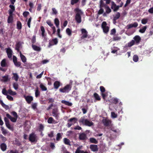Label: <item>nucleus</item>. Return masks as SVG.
Listing matches in <instances>:
<instances>
[{
    "instance_id": "45",
    "label": "nucleus",
    "mask_w": 153,
    "mask_h": 153,
    "mask_svg": "<svg viewBox=\"0 0 153 153\" xmlns=\"http://www.w3.org/2000/svg\"><path fill=\"white\" fill-rule=\"evenodd\" d=\"M120 14L119 12H117L115 16L113 18L114 20H116L119 19L120 16Z\"/></svg>"
},
{
    "instance_id": "31",
    "label": "nucleus",
    "mask_w": 153,
    "mask_h": 153,
    "mask_svg": "<svg viewBox=\"0 0 153 153\" xmlns=\"http://www.w3.org/2000/svg\"><path fill=\"white\" fill-rule=\"evenodd\" d=\"M39 87L42 91H45L47 90V87L41 83H40Z\"/></svg>"
},
{
    "instance_id": "60",
    "label": "nucleus",
    "mask_w": 153,
    "mask_h": 153,
    "mask_svg": "<svg viewBox=\"0 0 153 153\" xmlns=\"http://www.w3.org/2000/svg\"><path fill=\"white\" fill-rule=\"evenodd\" d=\"M13 87L16 90L18 88V85L17 83H14L13 85Z\"/></svg>"
},
{
    "instance_id": "47",
    "label": "nucleus",
    "mask_w": 153,
    "mask_h": 153,
    "mask_svg": "<svg viewBox=\"0 0 153 153\" xmlns=\"http://www.w3.org/2000/svg\"><path fill=\"white\" fill-rule=\"evenodd\" d=\"M8 94L12 95H15L16 94V93L15 92L13 91L11 89L8 90Z\"/></svg>"
},
{
    "instance_id": "64",
    "label": "nucleus",
    "mask_w": 153,
    "mask_h": 153,
    "mask_svg": "<svg viewBox=\"0 0 153 153\" xmlns=\"http://www.w3.org/2000/svg\"><path fill=\"white\" fill-rule=\"evenodd\" d=\"M100 89L102 93H104L105 91V88L103 86H100Z\"/></svg>"
},
{
    "instance_id": "33",
    "label": "nucleus",
    "mask_w": 153,
    "mask_h": 153,
    "mask_svg": "<svg viewBox=\"0 0 153 153\" xmlns=\"http://www.w3.org/2000/svg\"><path fill=\"white\" fill-rule=\"evenodd\" d=\"M63 141L65 145H68L69 146H71V144H70V141L68 139L66 138H65L63 139Z\"/></svg>"
},
{
    "instance_id": "32",
    "label": "nucleus",
    "mask_w": 153,
    "mask_h": 153,
    "mask_svg": "<svg viewBox=\"0 0 153 153\" xmlns=\"http://www.w3.org/2000/svg\"><path fill=\"white\" fill-rule=\"evenodd\" d=\"M32 47L33 49L35 51H40L41 50V48L33 44L32 45Z\"/></svg>"
},
{
    "instance_id": "41",
    "label": "nucleus",
    "mask_w": 153,
    "mask_h": 153,
    "mask_svg": "<svg viewBox=\"0 0 153 153\" xmlns=\"http://www.w3.org/2000/svg\"><path fill=\"white\" fill-rule=\"evenodd\" d=\"M147 29L146 26H144L141 29L139 30V32L141 33H144Z\"/></svg>"
},
{
    "instance_id": "54",
    "label": "nucleus",
    "mask_w": 153,
    "mask_h": 153,
    "mask_svg": "<svg viewBox=\"0 0 153 153\" xmlns=\"http://www.w3.org/2000/svg\"><path fill=\"white\" fill-rule=\"evenodd\" d=\"M106 10V12L107 13H109L111 11V10L109 7L106 5V7H104Z\"/></svg>"
},
{
    "instance_id": "51",
    "label": "nucleus",
    "mask_w": 153,
    "mask_h": 153,
    "mask_svg": "<svg viewBox=\"0 0 153 153\" xmlns=\"http://www.w3.org/2000/svg\"><path fill=\"white\" fill-rule=\"evenodd\" d=\"M44 126L42 124H39V131L42 132L44 130Z\"/></svg>"
},
{
    "instance_id": "48",
    "label": "nucleus",
    "mask_w": 153,
    "mask_h": 153,
    "mask_svg": "<svg viewBox=\"0 0 153 153\" xmlns=\"http://www.w3.org/2000/svg\"><path fill=\"white\" fill-rule=\"evenodd\" d=\"M113 4L112 5V6H111V8L113 9V8L114 7V11H116L118 10L119 9L118 8V7H117V5H116L113 2Z\"/></svg>"
},
{
    "instance_id": "52",
    "label": "nucleus",
    "mask_w": 153,
    "mask_h": 153,
    "mask_svg": "<svg viewBox=\"0 0 153 153\" xmlns=\"http://www.w3.org/2000/svg\"><path fill=\"white\" fill-rule=\"evenodd\" d=\"M139 58L138 56L137 55H134L133 56V60L135 62H137Z\"/></svg>"
},
{
    "instance_id": "9",
    "label": "nucleus",
    "mask_w": 153,
    "mask_h": 153,
    "mask_svg": "<svg viewBox=\"0 0 153 153\" xmlns=\"http://www.w3.org/2000/svg\"><path fill=\"white\" fill-rule=\"evenodd\" d=\"M4 120L6 126L9 129L11 130H13V127H11V125L10 124L9 121L8 119L6 117H5L4 118Z\"/></svg>"
},
{
    "instance_id": "25",
    "label": "nucleus",
    "mask_w": 153,
    "mask_h": 153,
    "mask_svg": "<svg viewBox=\"0 0 153 153\" xmlns=\"http://www.w3.org/2000/svg\"><path fill=\"white\" fill-rule=\"evenodd\" d=\"M0 147L2 151H4L6 150L7 146L5 143H3L1 144Z\"/></svg>"
},
{
    "instance_id": "42",
    "label": "nucleus",
    "mask_w": 153,
    "mask_h": 153,
    "mask_svg": "<svg viewBox=\"0 0 153 153\" xmlns=\"http://www.w3.org/2000/svg\"><path fill=\"white\" fill-rule=\"evenodd\" d=\"M21 46V44L20 42H17L16 45V50L18 52L19 51V48Z\"/></svg>"
},
{
    "instance_id": "29",
    "label": "nucleus",
    "mask_w": 153,
    "mask_h": 153,
    "mask_svg": "<svg viewBox=\"0 0 153 153\" xmlns=\"http://www.w3.org/2000/svg\"><path fill=\"white\" fill-rule=\"evenodd\" d=\"M61 102L66 105H68L69 106H71L72 105V103L65 100H62Z\"/></svg>"
},
{
    "instance_id": "23",
    "label": "nucleus",
    "mask_w": 153,
    "mask_h": 153,
    "mask_svg": "<svg viewBox=\"0 0 153 153\" xmlns=\"http://www.w3.org/2000/svg\"><path fill=\"white\" fill-rule=\"evenodd\" d=\"M85 125L88 126H91L94 125V123L91 121H90L88 119H85Z\"/></svg>"
},
{
    "instance_id": "57",
    "label": "nucleus",
    "mask_w": 153,
    "mask_h": 153,
    "mask_svg": "<svg viewBox=\"0 0 153 153\" xmlns=\"http://www.w3.org/2000/svg\"><path fill=\"white\" fill-rule=\"evenodd\" d=\"M0 138L1 139L2 142H5L7 140L6 137L3 136L2 134H0Z\"/></svg>"
},
{
    "instance_id": "8",
    "label": "nucleus",
    "mask_w": 153,
    "mask_h": 153,
    "mask_svg": "<svg viewBox=\"0 0 153 153\" xmlns=\"http://www.w3.org/2000/svg\"><path fill=\"white\" fill-rule=\"evenodd\" d=\"M52 113L53 116L55 117L56 119H58L59 114L58 109L57 108H53L52 110Z\"/></svg>"
},
{
    "instance_id": "37",
    "label": "nucleus",
    "mask_w": 153,
    "mask_h": 153,
    "mask_svg": "<svg viewBox=\"0 0 153 153\" xmlns=\"http://www.w3.org/2000/svg\"><path fill=\"white\" fill-rule=\"evenodd\" d=\"M63 133H58L56 134V140L57 141H59L62 138Z\"/></svg>"
},
{
    "instance_id": "53",
    "label": "nucleus",
    "mask_w": 153,
    "mask_h": 153,
    "mask_svg": "<svg viewBox=\"0 0 153 153\" xmlns=\"http://www.w3.org/2000/svg\"><path fill=\"white\" fill-rule=\"evenodd\" d=\"M2 78L4 82H6L8 80V76L7 75L3 76Z\"/></svg>"
},
{
    "instance_id": "30",
    "label": "nucleus",
    "mask_w": 153,
    "mask_h": 153,
    "mask_svg": "<svg viewBox=\"0 0 153 153\" xmlns=\"http://www.w3.org/2000/svg\"><path fill=\"white\" fill-rule=\"evenodd\" d=\"M135 44V41L133 40H132L131 42H128L126 45V46L130 47L134 45Z\"/></svg>"
},
{
    "instance_id": "17",
    "label": "nucleus",
    "mask_w": 153,
    "mask_h": 153,
    "mask_svg": "<svg viewBox=\"0 0 153 153\" xmlns=\"http://www.w3.org/2000/svg\"><path fill=\"white\" fill-rule=\"evenodd\" d=\"M102 122L104 125L105 126H109L111 123V121L107 119H103Z\"/></svg>"
},
{
    "instance_id": "11",
    "label": "nucleus",
    "mask_w": 153,
    "mask_h": 153,
    "mask_svg": "<svg viewBox=\"0 0 153 153\" xmlns=\"http://www.w3.org/2000/svg\"><path fill=\"white\" fill-rule=\"evenodd\" d=\"M58 41L57 38H55L52 39V41L50 42L49 43L48 47L50 48L51 46L54 45H56Z\"/></svg>"
},
{
    "instance_id": "56",
    "label": "nucleus",
    "mask_w": 153,
    "mask_h": 153,
    "mask_svg": "<svg viewBox=\"0 0 153 153\" xmlns=\"http://www.w3.org/2000/svg\"><path fill=\"white\" fill-rule=\"evenodd\" d=\"M148 21V19L146 18H143L141 20V23L144 25L147 23Z\"/></svg>"
},
{
    "instance_id": "62",
    "label": "nucleus",
    "mask_w": 153,
    "mask_h": 153,
    "mask_svg": "<svg viewBox=\"0 0 153 153\" xmlns=\"http://www.w3.org/2000/svg\"><path fill=\"white\" fill-rule=\"evenodd\" d=\"M111 117L112 118H116L117 117V114H116L114 112H111Z\"/></svg>"
},
{
    "instance_id": "63",
    "label": "nucleus",
    "mask_w": 153,
    "mask_h": 153,
    "mask_svg": "<svg viewBox=\"0 0 153 153\" xmlns=\"http://www.w3.org/2000/svg\"><path fill=\"white\" fill-rule=\"evenodd\" d=\"M46 23L48 25L51 27L53 26V24L52 23L50 20H48L47 21H46Z\"/></svg>"
},
{
    "instance_id": "27",
    "label": "nucleus",
    "mask_w": 153,
    "mask_h": 153,
    "mask_svg": "<svg viewBox=\"0 0 153 153\" xmlns=\"http://www.w3.org/2000/svg\"><path fill=\"white\" fill-rule=\"evenodd\" d=\"M9 16L7 19V22L8 23H12L13 22V14H9Z\"/></svg>"
},
{
    "instance_id": "21",
    "label": "nucleus",
    "mask_w": 153,
    "mask_h": 153,
    "mask_svg": "<svg viewBox=\"0 0 153 153\" xmlns=\"http://www.w3.org/2000/svg\"><path fill=\"white\" fill-rule=\"evenodd\" d=\"M1 65L2 67H7L8 65L6 63V59H3L1 62Z\"/></svg>"
},
{
    "instance_id": "61",
    "label": "nucleus",
    "mask_w": 153,
    "mask_h": 153,
    "mask_svg": "<svg viewBox=\"0 0 153 153\" xmlns=\"http://www.w3.org/2000/svg\"><path fill=\"white\" fill-rule=\"evenodd\" d=\"M112 102L114 104H117L118 102V100L117 98H114L112 99Z\"/></svg>"
},
{
    "instance_id": "3",
    "label": "nucleus",
    "mask_w": 153,
    "mask_h": 153,
    "mask_svg": "<svg viewBox=\"0 0 153 153\" xmlns=\"http://www.w3.org/2000/svg\"><path fill=\"white\" fill-rule=\"evenodd\" d=\"M29 140L32 142H36L38 140L37 136L33 132L29 135Z\"/></svg>"
},
{
    "instance_id": "14",
    "label": "nucleus",
    "mask_w": 153,
    "mask_h": 153,
    "mask_svg": "<svg viewBox=\"0 0 153 153\" xmlns=\"http://www.w3.org/2000/svg\"><path fill=\"white\" fill-rule=\"evenodd\" d=\"M25 98L28 104H30L32 101L33 100V97L30 96H25Z\"/></svg>"
},
{
    "instance_id": "19",
    "label": "nucleus",
    "mask_w": 153,
    "mask_h": 153,
    "mask_svg": "<svg viewBox=\"0 0 153 153\" xmlns=\"http://www.w3.org/2000/svg\"><path fill=\"white\" fill-rule=\"evenodd\" d=\"M9 7L10 9L8 10L9 14H13V13L15 10V6L13 5H10Z\"/></svg>"
},
{
    "instance_id": "46",
    "label": "nucleus",
    "mask_w": 153,
    "mask_h": 153,
    "mask_svg": "<svg viewBox=\"0 0 153 153\" xmlns=\"http://www.w3.org/2000/svg\"><path fill=\"white\" fill-rule=\"evenodd\" d=\"M82 147V146H79L78 147L75 152V153H83L84 151L80 150Z\"/></svg>"
},
{
    "instance_id": "18",
    "label": "nucleus",
    "mask_w": 153,
    "mask_h": 153,
    "mask_svg": "<svg viewBox=\"0 0 153 153\" xmlns=\"http://www.w3.org/2000/svg\"><path fill=\"white\" fill-rule=\"evenodd\" d=\"M6 116L7 117L10 119L12 122H16L17 118L15 117H12L9 114H7Z\"/></svg>"
},
{
    "instance_id": "2",
    "label": "nucleus",
    "mask_w": 153,
    "mask_h": 153,
    "mask_svg": "<svg viewBox=\"0 0 153 153\" xmlns=\"http://www.w3.org/2000/svg\"><path fill=\"white\" fill-rule=\"evenodd\" d=\"M73 82V81L72 80H70L69 84L66 85L64 88H61L59 89V91L63 93H68L71 90Z\"/></svg>"
},
{
    "instance_id": "58",
    "label": "nucleus",
    "mask_w": 153,
    "mask_h": 153,
    "mask_svg": "<svg viewBox=\"0 0 153 153\" xmlns=\"http://www.w3.org/2000/svg\"><path fill=\"white\" fill-rule=\"evenodd\" d=\"M121 38L120 37L118 36H115L113 38V41H118L121 39Z\"/></svg>"
},
{
    "instance_id": "43",
    "label": "nucleus",
    "mask_w": 153,
    "mask_h": 153,
    "mask_svg": "<svg viewBox=\"0 0 153 153\" xmlns=\"http://www.w3.org/2000/svg\"><path fill=\"white\" fill-rule=\"evenodd\" d=\"M107 5L104 3L103 2V0H100V8L101 7H106Z\"/></svg>"
},
{
    "instance_id": "15",
    "label": "nucleus",
    "mask_w": 153,
    "mask_h": 153,
    "mask_svg": "<svg viewBox=\"0 0 153 153\" xmlns=\"http://www.w3.org/2000/svg\"><path fill=\"white\" fill-rule=\"evenodd\" d=\"M138 25V24L137 22H134L133 24H130L128 25L126 27V28L127 29H129L133 27H137Z\"/></svg>"
},
{
    "instance_id": "34",
    "label": "nucleus",
    "mask_w": 153,
    "mask_h": 153,
    "mask_svg": "<svg viewBox=\"0 0 153 153\" xmlns=\"http://www.w3.org/2000/svg\"><path fill=\"white\" fill-rule=\"evenodd\" d=\"M13 76L12 77V78L15 80L16 81H17L19 78V76L18 74L16 73H13Z\"/></svg>"
},
{
    "instance_id": "36",
    "label": "nucleus",
    "mask_w": 153,
    "mask_h": 153,
    "mask_svg": "<svg viewBox=\"0 0 153 153\" xmlns=\"http://www.w3.org/2000/svg\"><path fill=\"white\" fill-rule=\"evenodd\" d=\"M40 94V91L39 90L38 88H37L35 91V96L36 98L39 97Z\"/></svg>"
},
{
    "instance_id": "12",
    "label": "nucleus",
    "mask_w": 153,
    "mask_h": 153,
    "mask_svg": "<svg viewBox=\"0 0 153 153\" xmlns=\"http://www.w3.org/2000/svg\"><path fill=\"white\" fill-rule=\"evenodd\" d=\"M133 40L135 41V43L136 45H138L141 40L140 37L138 35H136L133 38Z\"/></svg>"
},
{
    "instance_id": "59",
    "label": "nucleus",
    "mask_w": 153,
    "mask_h": 153,
    "mask_svg": "<svg viewBox=\"0 0 153 153\" xmlns=\"http://www.w3.org/2000/svg\"><path fill=\"white\" fill-rule=\"evenodd\" d=\"M31 19H32V18H31V17H30L28 19V21H27V25L28 26V27L29 28L30 27V23L31 22Z\"/></svg>"
},
{
    "instance_id": "55",
    "label": "nucleus",
    "mask_w": 153,
    "mask_h": 153,
    "mask_svg": "<svg viewBox=\"0 0 153 153\" xmlns=\"http://www.w3.org/2000/svg\"><path fill=\"white\" fill-rule=\"evenodd\" d=\"M8 91H7L5 88H4L2 89V93L4 95L7 96L8 94Z\"/></svg>"
},
{
    "instance_id": "22",
    "label": "nucleus",
    "mask_w": 153,
    "mask_h": 153,
    "mask_svg": "<svg viewBox=\"0 0 153 153\" xmlns=\"http://www.w3.org/2000/svg\"><path fill=\"white\" fill-rule=\"evenodd\" d=\"M60 85V82L58 81H56L54 82L53 84L54 88L57 89Z\"/></svg>"
},
{
    "instance_id": "6",
    "label": "nucleus",
    "mask_w": 153,
    "mask_h": 153,
    "mask_svg": "<svg viewBox=\"0 0 153 153\" xmlns=\"http://www.w3.org/2000/svg\"><path fill=\"white\" fill-rule=\"evenodd\" d=\"M82 36L81 37V39H84L88 37V32L85 29L82 28L81 29Z\"/></svg>"
},
{
    "instance_id": "50",
    "label": "nucleus",
    "mask_w": 153,
    "mask_h": 153,
    "mask_svg": "<svg viewBox=\"0 0 153 153\" xmlns=\"http://www.w3.org/2000/svg\"><path fill=\"white\" fill-rule=\"evenodd\" d=\"M1 131L2 132V133L4 135H5L6 134H7L8 132L7 131V130L5 129H4V128L3 127H1Z\"/></svg>"
},
{
    "instance_id": "40",
    "label": "nucleus",
    "mask_w": 153,
    "mask_h": 153,
    "mask_svg": "<svg viewBox=\"0 0 153 153\" xmlns=\"http://www.w3.org/2000/svg\"><path fill=\"white\" fill-rule=\"evenodd\" d=\"M17 28L19 29H21L22 27V25L21 22L20 21H18L17 23Z\"/></svg>"
},
{
    "instance_id": "26",
    "label": "nucleus",
    "mask_w": 153,
    "mask_h": 153,
    "mask_svg": "<svg viewBox=\"0 0 153 153\" xmlns=\"http://www.w3.org/2000/svg\"><path fill=\"white\" fill-rule=\"evenodd\" d=\"M48 123L49 124L56 123L57 122L52 117H50L48 120Z\"/></svg>"
},
{
    "instance_id": "39",
    "label": "nucleus",
    "mask_w": 153,
    "mask_h": 153,
    "mask_svg": "<svg viewBox=\"0 0 153 153\" xmlns=\"http://www.w3.org/2000/svg\"><path fill=\"white\" fill-rule=\"evenodd\" d=\"M54 23L57 28H59V19L58 18H55L54 19Z\"/></svg>"
},
{
    "instance_id": "49",
    "label": "nucleus",
    "mask_w": 153,
    "mask_h": 153,
    "mask_svg": "<svg viewBox=\"0 0 153 153\" xmlns=\"http://www.w3.org/2000/svg\"><path fill=\"white\" fill-rule=\"evenodd\" d=\"M66 33L69 36L71 35L72 31L69 28H67L66 30Z\"/></svg>"
},
{
    "instance_id": "20",
    "label": "nucleus",
    "mask_w": 153,
    "mask_h": 153,
    "mask_svg": "<svg viewBox=\"0 0 153 153\" xmlns=\"http://www.w3.org/2000/svg\"><path fill=\"white\" fill-rule=\"evenodd\" d=\"M19 54L22 61L24 63H25L27 61L26 57L24 55L22 54L21 52L20 51L19 52Z\"/></svg>"
},
{
    "instance_id": "28",
    "label": "nucleus",
    "mask_w": 153,
    "mask_h": 153,
    "mask_svg": "<svg viewBox=\"0 0 153 153\" xmlns=\"http://www.w3.org/2000/svg\"><path fill=\"white\" fill-rule=\"evenodd\" d=\"M0 103L2 106L6 110L9 109V106L8 105L5 104L3 102L2 100H0Z\"/></svg>"
},
{
    "instance_id": "44",
    "label": "nucleus",
    "mask_w": 153,
    "mask_h": 153,
    "mask_svg": "<svg viewBox=\"0 0 153 153\" xmlns=\"http://www.w3.org/2000/svg\"><path fill=\"white\" fill-rule=\"evenodd\" d=\"M14 141V144L17 146H19L22 144L21 143L18 139H17L16 138L15 139Z\"/></svg>"
},
{
    "instance_id": "4",
    "label": "nucleus",
    "mask_w": 153,
    "mask_h": 153,
    "mask_svg": "<svg viewBox=\"0 0 153 153\" xmlns=\"http://www.w3.org/2000/svg\"><path fill=\"white\" fill-rule=\"evenodd\" d=\"M77 120V119L76 117H73L70 119L68 120V122H69L67 123V127L70 128L72 125L74 124Z\"/></svg>"
},
{
    "instance_id": "10",
    "label": "nucleus",
    "mask_w": 153,
    "mask_h": 153,
    "mask_svg": "<svg viewBox=\"0 0 153 153\" xmlns=\"http://www.w3.org/2000/svg\"><path fill=\"white\" fill-rule=\"evenodd\" d=\"M13 61L15 66L17 67H19L21 65V62H20L17 61V57L15 56H13Z\"/></svg>"
},
{
    "instance_id": "5",
    "label": "nucleus",
    "mask_w": 153,
    "mask_h": 153,
    "mask_svg": "<svg viewBox=\"0 0 153 153\" xmlns=\"http://www.w3.org/2000/svg\"><path fill=\"white\" fill-rule=\"evenodd\" d=\"M107 24L105 22H103L102 24L101 27L103 29V32L105 33H107L109 30V27L107 26Z\"/></svg>"
},
{
    "instance_id": "35",
    "label": "nucleus",
    "mask_w": 153,
    "mask_h": 153,
    "mask_svg": "<svg viewBox=\"0 0 153 153\" xmlns=\"http://www.w3.org/2000/svg\"><path fill=\"white\" fill-rule=\"evenodd\" d=\"M89 141L90 143L94 144H97L98 143V141L95 138L91 137L89 139Z\"/></svg>"
},
{
    "instance_id": "24",
    "label": "nucleus",
    "mask_w": 153,
    "mask_h": 153,
    "mask_svg": "<svg viewBox=\"0 0 153 153\" xmlns=\"http://www.w3.org/2000/svg\"><path fill=\"white\" fill-rule=\"evenodd\" d=\"M40 29L42 32V37L45 38L46 35V34L45 33V30L43 26H41L40 27Z\"/></svg>"
},
{
    "instance_id": "1",
    "label": "nucleus",
    "mask_w": 153,
    "mask_h": 153,
    "mask_svg": "<svg viewBox=\"0 0 153 153\" xmlns=\"http://www.w3.org/2000/svg\"><path fill=\"white\" fill-rule=\"evenodd\" d=\"M74 11L76 13L75 19L76 22L78 23H80L82 22L81 15L83 14V12L78 8L75 9Z\"/></svg>"
},
{
    "instance_id": "16",
    "label": "nucleus",
    "mask_w": 153,
    "mask_h": 153,
    "mask_svg": "<svg viewBox=\"0 0 153 153\" xmlns=\"http://www.w3.org/2000/svg\"><path fill=\"white\" fill-rule=\"evenodd\" d=\"M90 148L93 152L97 151L98 150L97 146L96 145H91L90 146Z\"/></svg>"
},
{
    "instance_id": "13",
    "label": "nucleus",
    "mask_w": 153,
    "mask_h": 153,
    "mask_svg": "<svg viewBox=\"0 0 153 153\" xmlns=\"http://www.w3.org/2000/svg\"><path fill=\"white\" fill-rule=\"evenodd\" d=\"M6 50L8 58L10 59L12 57V51L10 48H7Z\"/></svg>"
},
{
    "instance_id": "38",
    "label": "nucleus",
    "mask_w": 153,
    "mask_h": 153,
    "mask_svg": "<svg viewBox=\"0 0 153 153\" xmlns=\"http://www.w3.org/2000/svg\"><path fill=\"white\" fill-rule=\"evenodd\" d=\"M94 97L97 100L100 101L101 100V98L99 95L96 93H95L94 94Z\"/></svg>"
},
{
    "instance_id": "7",
    "label": "nucleus",
    "mask_w": 153,
    "mask_h": 153,
    "mask_svg": "<svg viewBox=\"0 0 153 153\" xmlns=\"http://www.w3.org/2000/svg\"><path fill=\"white\" fill-rule=\"evenodd\" d=\"M88 139L87 134L83 132L80 133L79 137V139L80 140L85 141Z\"/></svg>"
}]
</instances>
